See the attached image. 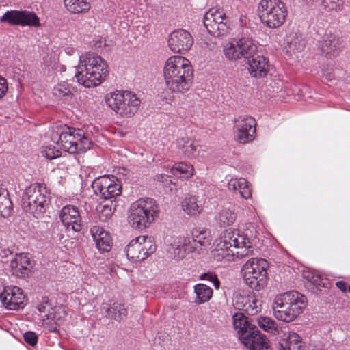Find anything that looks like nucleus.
<instances>
[{
    "instance_id": "2",
    "label": "nucleus",
    "mask_w": 350,
    "mask_h": 350,
    "mask_svg": "<svg viewBox=\"0 0 350 350\" xmlns=\"http://www.w3.org/2000/svg\"><path fill=\"white\" fill-rule=\"evenodd\" d=\"M108 75L107 62L94 53H88L80 57L75 77L79 83L85 88H92L100 85Z\"/></svg>"
},
{
    "instance_id": "55",
    "label": "nucleus",
    "mask_w": 350,
    "mask_h": 350,
    "mask_svg": "<svg viewBox=\"0 0 350 350\" xmlns=\"http://www.w3.org/2000/svg\"><path fill=\"white\" fill-rule=\"evenodd\" d=\"M168 176L165 174H157L154 177V180L158 182H166L167 181Z\"/></svg>"
},
{
    "instance_id": "23",
    "label": "nucleus",
    "mask_w": 350,
    "mask_h": 350,
    "mask_svg": "<svg viewBox=\"0 0 350 350\" xmlns=\"http://www.w3.org/2000/svg\"><path fill=\"white\" fill-rule=\"evenodd\" d=\"M243 65H247V70L254 77H263L268 72V61L258 53Z\"/></svg>"
},
{
    "instance_id": "1",
    "label": "nucleus",
    "mask_w": 350,
    "mask_h": 350,
    "mask_svg": "<svg viewBox=\"0 0 350 350\" xmlns=\"http://www.w3.org/2000/svg\"><path fill=\"white\" fill-rule=\"evenodd\" d=\"M163 77L167 89L172 92L183 94L193 83V71L187 59L173 56L165 62Z\"/></svg>"
},
{
    "instance_id": "59",
    "label": "nucleus",
    "mask_w": 350,
    "mask_h": 350,
    "mask_svg": "<svg viewBox=\"0 0 350 350\" xmlns=\"http://www.w3.org/2000/svg\"><path fill=\"white\" fill-rule=\"evenodd\" d=\"M51 314H57V316H56V319H58L60 317V319L63 321V320L62 319V317H61V312H58V311H55V312H51Z\"/></svg>"
},
{
    "instance_id": "20",
    "label": "nucleus",
    "mask_w": 350,
    "mask_h": 350,
    "mask_svg": "<svg viewBox=\"0 0 350 350\" xmlns=\"http://www.w3.org/2000/svg\"><path fill=\"white\" fill-rule=\"evenodd\" d=\"M1 263L3 269L9 270L12 275L18 278H25L29 275V268L20 264L13 252L9 250H1Z\"/></svg>"
},
{
    "instance_id": "30",
    "label": "nucleus",
    "mask_w": 350,
    "mask_h": 350,
    "mask_svg": "<svg viewBox=\"0 0 350 350\" xmlns=\"http://www.w3.org/2000/svg\"><path fill=\"white\" fill-rule=\"evenodd\" d=\"M247 350H267L269 347V340L267 336L259 332L256 337L244 345Z\"/></svg>"
},
{
    "instance_id": "54",
    "label": "nucleus",
    "mask_w": 350,
    "mask_h": 350,
    "mask_svg": "<svg viewBox=\"0 0 350 350\" xmlns=\"http://www.w3.org/2000/svg\"><path fill=\"white\" fill-rule=\"evenodd\" d=\"M8 90V86L5 78L1 77V98L5 95Z\"/></svg>"
},
{
    "instance_id": "51",
    "label": "nucleus",
    "mask_w": 350,
    "mask_h": 350,
    "mask_svg": "<svg viewBox=\"0 0 350 350\" xmlns=\"http://www.w3.org/2000/svg\"><path fill=\"white\" fill-rule=\"evenodd\" d=\"M339 0H322V3L325 9L331 10L336 8V3Z\"/></svg>"
},
{
    "instance_id": "48",
    "label": "nucleus",
    "mask_w": 350,
    "mask_h": 350,
    "mask_svg": "<svg viewBox=\"0 0 350 350\" xmlns=\"http://www.w3.org/2000/svg\"><path fill=\"white\" fill-rule=\"evenodd\" d=\"M200 279L203 280H209V281L212 282L213 283L214 286L217 289L219 288V287L220 286V282L219 281L217 275L215 274H213L212 273H210V272L204 273L200 276Z\"/></svg>"
},
{
    "instance_id": "33",
    "label": "nucleus",
    "mask_w": 350,
    "mask_h": 350,
    "mask_svg": "<svg viewBox=\"0 0 350 350\" xmlns=\"http://www.w3.org/2000/svg\"><path fill=\"white\" fill-rule=\"evenodd\" d=\"M113 203V201L110 200L109 203L101 202L97 206L96 211L100 221L106 222L111 218L116 206V204H113V208L112 207Z\"/></svg>"
},
{
    "instance_id": "14",
    "label": "nucleus",
    "mask_w": 350,
    "mask_h": 350,
    "mask_svg": "<svg viewBox=\"0 0 350 350\" xmlns=\"http://www.w3.org/2000/svg\"><path fill=\"white\" fill-rule=\"evenodd\" d=\"M92 187L96 195L100 196L101 198L107 200L115 199L122 192L121 186L113 183L107 176H101L96 178L92 183Z\"/></svg>"
},
{
    "instance_id": "8",
    "label": "nucleus",
    "mask_w": 350,
    "mask_h": 350,
    "mask_svg": "<svg viewBox=\"0 0 350 350\" xmlns=\"http://www.w3.org/2000/svg\"><path fill=\"white\" fill-rule=\"evenodd\" d=\"M105 103L117 113L131 116L138 110L141 101L131 92L116 91L106 95Z\"/></svg>"
},
{
    "instance_id": "15",
    "label": "nucleus",
    "mask_w": 350,
    "mask_h": 350,
    "mask_svg": "<svg viewBox=\"0 0 350 350\" xmlns=\"http://www.w3.org/2000/svg\"><path fill=\"white\" fill-rule=\"evenodd\" d=\"M256 120L250 116H239L234 120V129L239 142L247 143L254 139Z\"/></svg>"
},
{
    "instance_id": "58",
    "label": "nucleus",
    "mask_w": 350,
    "mask_h": 350,
    "mask_svg": "<svg viewBox=\"0 0 350 350\" xmlns=\"http://www.w3.org/2000/svg\"><path fill=\"white\" fill-rule=\"evenodd\" d=\"M312 282L314 284H315L317 286H323V287L325 286V283L322 282V280H321V277L319 275L313 277Z\"/></svg>"
},
{
    "instance_id": "26",
    "label": "nucleus",
    "mask_w": 350,
    "mask_h": 350,
    "mask_svg": "<svg viewBox=\"0 0 350 350\" xmlns=\"http://www.w3.org/2000/svg\"><path fill=\"white\" fill-rule=\"evenodd\" d=\"M128 222L134 229L137 230H143L150 226L143 215L140 213L139 209L135 202L132 204L130 208Z\"/></svg>"
},
{
    "instance_id": "56",
    "label": "nucleus",
    "mask_w": 350,
    "mask_h": 350,
    "mask_svg": "<svg viewBox=\"0 0 350 350\" xmlns=\"http://www.w3.org/2000/svg\"><path fill=\"white\" fill-rule=\"evenodd\" d=\"M336 286L342 292H346L348 289L347 284L343 281H338L336 283Z\"/></svg>"
},
{
    "instance_id": "39",
    "label": "nucleus",
    "mask_w": 350,
    "mask_h": 350,
    "mask_svg": "<svg viewBox=\"0 0 350 350\" xmlns=\"http://www.w3.org/2000/svg\"><path fill=\"white\" fill-rule=\"evenodd\" d=\"M57 314H46V319L48 320H51L53 323L51 321L43 323V325L44 329H47L49 332L52 333L59 334L58 326L62 323V321L60 319V317L57 319L56 316Z\"/></svg>"
},
{
    "instance_id": "63",
    "label": "nucleus",
    "mask_w": 350,
    "mask_h": 350,
    "mask_svg": "<svg viewBox=\"0 0 350 350\" xmlns=\"http://www.w3.org/2000/svg\"><path fill=\"white\" fill-rule=\"evenodd\" d=\"M63 238V235H61L59 239H62Z\"/></svg>"
},
{
    "instance_id": "22",
    "label": "nucleus",
    "mask_w": 350,
    "mask_h": 350,
    "mask_svg": "<svg viewBox=\"0 0 350 350\" xmlns=\"http://www.w3.org/2000/svg\"><path fill=\"white\" fill-rule=\"evenodd\" d=\"M59 218L64 226L68 228L71 226L73 230L79 232L81 230V217L78 209L72 205H66L59 213Z\"/></svg>"
},
{
    "instance_id": "47",
    "label": "nucleus",
    "mask_w": 350,
    "mask_h": 350,
    "mask_svg": "<svg viewBox=\"0 0 350 350\" xmlns=\"http://www.w3.org/2000/svg\"><path fill=\"white\" fill-rule=\"evenodd\" d=\"M23 339L28 345L33 347L38 342V335L33 332H26L23 334Z\"/></svg>"
},
{
    "instance_id": "44",
    "label": "nucleus",
    "mask_w": 350,
    "mask_h": 350,
    "mask_svg": "<svg viewBox=\"0 0 350 350\" xmlns=\"http://www.w3.org/2000/svg\"><path fill=\"white\" fill-rule=\"evenodd\" d=\"M251 296H243L241 295H236L234 299V306L235 308L245 312L247 302L250 301Z\"/></svg>"
},
{
    "instance_id": "49",
    "label": "nucleus",
    "mask_w": 350,
    "mask_h": 350,
    "mask_svg": "<svg viewBox=\"0 0 350 350\" xmlns=\"http://www.w3.org/2000/svg\"><path fill=\"white\" fill-rule=\"evenodd\" d=\"M16 257H15V258H17V260L19 261L20 264H21L22 265H24L26 267H28L29 273H30L31 269L33 268V265H32L33 262L31 260V259L29 258H28L27 256H23V255H20V256L16 255Z\"/></svg>"
},
{
    "instance_id": "53",
    "label": "nucleus",
    "mask_w": 350,
    "mask_h": 350,
    "mask_svg": "<svg viewBox=\"0 0 350 350\" xmlns=\"http://www.w3.org/2000/svg\"><path fill=\"white\" fill-rule=\"evenodd\" d=\"M239 184L237 179H231L228 183V189L232 191H237Z\"/></svg>"
},
{
    "instance_id": "11",
    "label": "nucleus",
    "mask_w": 350,
    "mask_h": 350,
    "mask_svg": "<svg viewBox=\"0 0 350 350\" xmlns=\"http://www.w3.org/2000/svg\"><path fill=\"white\" fill-rule=\"evenodd\" d=\"M203 23L208 32L215 36H226L230 28V21L219 10L211 9L204 16Z\"/></svg>"
},
{
    "instance_id": "13",
    "label": "nucleus",
    "mask_w": 350,
    "mask_h": 350,
    "mask_svg": "<svg viewBox=\"0 0 350 350\" xmlns=\"http://www.w3.org/2000/svg\"><path fill=\"white\" fill-rule=\"evenodd\" d=\"M55 132L52 135L54 140L57 137V144H60L61 148L70 154L77 153V134L78 129L70 127L66 124L57 126Z\"/></svg>"
},
{
    "instance_id": "6",
    "label": "nucleus",
    "mask_w": 350,
    "mask_h": 350,
    "mask_svg": "<svg viewBox=\"0 0 350 350\" xmlns=\"http://www.w3.org/2000/svg\"><path fill=\"white\" fill-rule=\"evenodd\" d=\"M258 12L261 22L272 29L282 26L287 15L285 4L281 0H261Z\"/></svg>"
},
{
    "instance_id": "17",
    "label": "nucleus",
    "mask_w": 350,
    "mask_h": 350,
    "mask_svg": "<svg viewBox=\"0 0 350 350\" xmlns=\"http://www.w3.org/2000/svg\"><path fill=\"white\" fill-rule=\"evenodd\" d=\"M1 22H8L11 25H20L38 27L40 26L38 16L29 11H7L1 16Z\"/></svg>"
},
{
    "instance_id": "32",
    "label": "nucleus",
    "mask_w": 350,
    "mask_h": 350,
    "mask_svg": "<svg viewBox=\"0 0 350 350\" xmlns=\"http://www.w3.org/2000/svg\"><path fill=\"white\" fill-rule=\"evenodd\" d=\"M64 3L66 9L73 14L85 12L90 8L86 0H64Z\"/></svg>"
},
{
    "instance_id": "52",
    "label": "nucleus",
    "mask_w": 350,
    "mask_h": 350,
    "mask_svg": "<svg viewBox=\"0 0 350 350\" xmlns=\"http://www.w3.org/2000/svg\"><path fill=\"white\" fill-rule=\"evenodd\" d=\"M249 183H246L245 187L240 191V195L245 199H248L251 197V189L249 187Z\"/></svg>"
},
{
    "instance_id": "18",
    "label": "nucleus",
    "mask_w": 350,
    "mask_h": 350,
    "mask_svg": "<svg viewBox=\"0 0 350 350\" xmlns=\"http://www.w3.org/2000/svg\"><path fill=\"white\" fill-rule=\"evenodd\" d=\"M193 44L191 33L185 29H178L173 31L168 38V46L174 53H185Z\"/></svg>"
},
{
    "instance_id": "28",
    "label": "nucleus",
    "mask_w": 350,
    "mask_h": 350,
    "mask_svg": "<svg viewBox=\"0 0 350 350\" xmlns=\"http://www.w3.org/2000/svg\"><path fill=\"white\" fill-rule=\"evenodd\" d=\"M178 152L187 158H194L198 154V146L191 139H180L176 142Z\"/></svg>"
},
{
    "instance_id": "21",
    "label": "nucleus",
    "mask_w": 350,
    "mask_h": 350,
    "mask_svg": "<svg viewBox=\"0 0 350 350\" xmlns=\"http://www.w3.org/2000/svg\"><path fill=\"white\" fill-rule=\"evenodd\" d=\"M147 224L150 226L159 216V206L153 198H140L135 202Z\"/></svg>"
},
{
    "instance_id": "19",
    "label": "nucleus",
    "mask_w": 350,
    "mask_h": 350,
    "mask_svg": "<svg viewBox=\"0 0 350 350\" xmlns=\"http://www.w3.org/2000/svg\"><path fill=\"white\" fill-rule=\"evenodd\" d=\"M318 46L321 55L327 59L338 56L342 48L340 39L332 33H326L319 41Z\"/></svg>"
},
{
    "instance_id": "16",
    "label": "nucleus",
    "mask_w": 350,
    "mask_h": 350,
    "mask_svg": "<svg viewBox=\"0 0 350 350\" xmlns=\"http://www.w3.org/2000/svg\"><path fill=\"white\" fill-rule=\"evenodd\" d=\"M26 297L23 290L16 286L3 287L1 292V304L7 310H18L26 305Z\"/></svg>"
},
{
    "instance_id": "40",
    "label": "nucleus",
    "mask_w": 350,
    "mask_h": 350,
    "mask_svg": "<svg viewBox=\"0 0 350 350\" xmlns=\"http://www.w3.org/2000/svg\"><path fill=\"white\" fill-rule=\"evenodd\" d=\"M172 170L174 174L178 172L180 174L183 175L185 178H188L193 175V168L191 165L180 162L175 164L172 167Z\"/></svg>"
},
{
    "instance_id": "24",
    "label": "nucleus",
    "mask_w": 350,
    "mask_h": 350,
    "mask_svg": "<svg viewBox=\"0 0 350 350\" xmlns=\"http://www.w3.org/2000/svg\"><path fill=\"white\" fill-rule=\"evenodd\" d=\"M90 232L99 251L105 252L111 250V238L107 231L100 226H93Z\"/></svg>"
},
{
    "instance_id": "25",
    "label": "nucleus",
    "mask_w": 350,
    "mask_h": 350,
    "mask_svg": "<svg viewBox=\"0 0 350 350\" xmlns=\"http://www.w3.org/2000/svg\"><path fill=\"white\" fill-rule=\"evenodd\" d=\"M101 312L105 316L110 319L120 322L127 317L128 311L124 304L114 302L109 306L107 304H103Z\"/></svg>"
},
{
    "instance_id": "62",
    "label": "nucleus",
    "mask_w": 350,
    "mask_h": 350,
    "mask_svg": "<svg viewBox=\"0 0 350 350\" xmlns=\"http://www.w3.org/2000/svg\"><path fill=\"white\" fill-rule=\"evenodd\" d=\"M1 5H5L4 4H3V1H1Z\"/></svg>"
},
{
    "instance_id": "34",
    "label": "nucleus",
    "mask_w": 350,
    "mask_h": 350,
    "mask_svg": "<svg viewBox=\"0 0 350 350\" xmlns=\"http://www.w3.org/2000/svg\"><path fill=\"white\" fill-rule=\"evenodd\" d=\"M78 134H77V152H85L90 150L92 145V140L89 138L85 133L82 129H78Z\"/></svg>"
},
{
    "instance_id": "36",
    "label": "nucleus",
    "mask_w": 350,
    "mask_h": 350,
    "mask_svg": "<svg viewBox=\"0 0 350 350\" xmlns=\"http://www.w3.org/2000/svg\"><path fill=\"white\" fill-rule=\"evenodd\" d=\"M291 39L287 40L288 50L294 53H299L305 48V42L301 36L294 33L291 35Z\"/></svg>"
},
{
    "instance_id": "12",
    "label": "nucleus",
    "mask_w": 350,
    "mask_h": 350,
    "mask_svg": "<svg viewBox=\"0 0 350 350\" xmlns=\"http://www.w3.org/2000/svg\"><path fill=\"white\" fill-rule=\"evenodd\" d=\"M233 325L237 331L239 338L241 344L245 345L256 337L259 333L257 327L253 324L242 312H237L232 316Z\"/></svg>"
},
{
    "instance_id": "50",
    "label": "nucleus",
    "mask_w": 350,
    "mask_h": 350,
    "mask_svg": "<svg viewBox=\"0 0 350 350\" xmlns=\"http://www.w3.org/2000/svg\"><path fill=\"white\" fill-rule=\"evenodd\" d=\"M181 241H178V244L174 243V245H172V247L174 250V254L175 256H181L182 250L183 249L184 245L186 244V241L185 240L184 243H183V245H181Z\"/></svg>"
},
{
    "instance_id": "57",
    "label": "nucleus",
    "mask_w": 350,
    "mask_h": 350,
    "mask_svg": "<svg viewBox=\"0 0 350 350\" xmlns=\"http://www.w3.org/2000/svg\"><path fill=\"white\" fill-rule=\"evenodd\" d=\"M239 182V186L237 187V191H239V193L244 189V187L246 185V183H248V182L245 178H239L237 179Z\"/></svg>"
},
{
    "instance_id": "5",
    "label": "nucleus",
    "mask_w": 350,
    "mask_h": 350,
    "mask_svg": "<svg viewBox=\"0 0 350 350\" xmlns=\"http://www.w3.org/2000/svg\"><path fill=\"white\" fill-rule=\"evenodd\" d=\"M268 262L263 258H250L242 267L241 273L245 284L252 289L260 291L267 284Z\"/></svg>"
},
{
    "instance_id": "41",
    "label": "nucleus",
    "mask_w": 350,
    "mask_h": 350,
    "mask_svg": "<svg viewBox=\"0 0 350 350\" xmlns=\"http://www.w3.org/2000/svg\"><path fill=\"white\" fill-rule=\"evenodd\" d=\"M193 240L200 245H205L210 241V232L206 230H197L193 231Z\"/></svg>"
},
{
    "instance_id": "38",
    "label": "nucleus",
    "mask_w": 350,
    "mask_h": 350,
    "mask_svg": "<svg viewBox=\"0 0 350 350\" xmlns=\"http://www.w3.org/2000/svg\"><path fill=\"white\" fill-rule=\"evenodd\" d=\"M1 206H4L1 211V217H5L10 215L13 210V204L10 200L8 191L1 188Z\"/></svg>"
},
{
    "instance_id": "46",
    "label": "nucleus",
    "mask_w": 350,
    "mask_h": 350,
    "mask_svg": "<svg viewBox=\"0 0 350 350\" xmlns=\"http://www.w3.org/2000/svg\"><path fill=\"white\" fill-rule=\"evenodd\" d=\"M42 154L43 157L50 160L56 159L61 155L60 151L56 150L55 147L53 146H48L45 150L42 151Z\"/></svg>"
},
{
    "instance_id": "10",
    "label": "nucleus",
    "mask_w": 350,
    "mask_h": 350,
    "mask_svg": "<svg viewBox=\"0 0 350 350\" xmlns=\"http://www.w3.org/2000/svg\"><path fill=\"white\" fill-rule=\"evenodd\" d=\"M156 249L157 245L150 237L139 236L127 245L125 252L130 261L138 262L146 259Z\"/></svg>"
},
{
    "instance_id": "43",
    "label": "nucleus",
    "mask_w": 350,
    "mask_h": 350,
    "mask_svg": "<svg viewBox=\"0 0 350 350\" xmlns=\"http://www.w3.org/2000/svg\"><path fill=\"white\" fill-rule=\"evenodd\" d=\"M260 306L259 301L253 297H251L250 301L247 302L245 312L248 315H254L260 310Z\"/></svg>"
},
{
    "instance_id": "9",
    "label": "nucleus",
    "mask_w": 350,
    "mask_h": 350,
    "mask_svg": "<svg viewBox=\"0 0 350 350\" xmlns=\"http://www.w3.org/2000/svg\"><path fill=\"white\" fill-rule=\"evenodd\" d=\"M225 56L230 60H241L244 64L257 53V46L252 38L242 37L231 42L224 49Z\"/></svg>"
},
{
    "instance_id": "7",
    "label": "nucleus",
    "mask_w": 350,
    "mask_h": 350,
    "mask_svg": "<svg viewBox=\"0 0 350 350\" xmlns=\"http://www.w3.org/2000/svg\"><path fill=\"white\" fill-rule=\"evenodd\" d=\"M46 188L41 184L31 185L26 188L22 196V208L38 217L46 211L50 196L43 193Z\"/></svg>"
},
{
    "instance_id": "45",
    "label": "nucleus",
    "mask_w": 350,
    "mask_h": 350,
    "mask_svg": "<svg viewBox=\"0 0 350 350\" xmlns=\"http://www.w3.org/2000/svg\"><path fill=\"white\" fill-rule=\"evenodd\" d=\"M37 309L41 313H51L53 310L51 304L49 303V299L47 297H42L40 303L37 306Z\"/></svg>"
},
{
    "instance_id": "35",
    "label": "nucleus",
    "mask_w": 350,
    "mask_h": 350,
    "mask_svg": "<svg viewBox=\"0 0 350 350\" xmlns=\"http://www.w3.org/2000/svg\"><path fill=\"white\" fill-rule=\"evenodd\" d=\"M235 220L236 215L228 209L222 210L217 217V223L223 228L232 225Z\"/></svg>"
},
{
    "instance_id": "61",
    "label": "nucleus",
    "mask_w": 350,
    "mask_h": 350,
    "mask_svg": "<svg viewBox=\"0 0 350 350\" xmlns=\"http://www.w3.org/2000/svg\"><path fill=\"white\" fill-rule=\"evenodd\" d=\"M348 291H349V292L350 293V285H349V287H348Z\"/></svg>"
},
{
    "instance_id": "27",
    "label": "nucleus",
    "mask_w": 350,
    "mask_h": 350,
    "mask_svg": "<svg viewBox=\"0 0 350 350\" xmlns=\"http://www.w3.org/2000/svg\"><path fill=\"white\" fill-rule=\"evenodd\" d=\"M301 338L296 333L284 334L278 342L279 350H301Z\"/></svg>"
},
{
    "instance_id": "29",
    "label": "nucleus",
    "mask_w": 350,
    "mask_h": 350,
    "mask_svg": "<svg viewBox=\"0 0 350 350\" xmlns=\"http://www.w3.org/2000/svg\"><path fill=\"white\" fill-rule=\"evenodd\" d=\"M194 292L196 295L194 303L201 304L208 301L213 295V290L204 284H198L194 286Z\"/></svg>"
},
{
    "instance_id": "4",
    "label": "nucleus",
    "mask_w": 350,
    "mask_h": 350,
    "mask_svg": "<svg viewBox=\"0 0 350 350\" xmlns=\"http://www.w3.org/2000/svg\"><path fill=\"white\" fill-rule=\"evenodd\" d=\"M307 299L297 291L284 293L275 298L273 310L275 317L284 322L294 321L306 308Z\"/></svg>"
},
{
    "instance_id": "37",
    "label": "nucleus",
    "mask_w": 350,
    "mask_h": 350,
    "mask_svg": "<svg viewBox=\"0 0 350 350\" xmlns=\"http://www.w3.org/2000/svg\"><path fill=\"white\" fill-rule=\"evenodd\" d=\"M74 88L66 82H62L54 87L53 94L58 98H68L73 95Z\"/></svg>"
},
{
    "instance_id": "31",
    "label": "nucleus",
    "mask_w": 350,
    "mask_h": 350,
    "mask_svg": "<svg viewBox=\"0 0 350 350\" xmlns=\"http://www.w3.org/2000/svg\"><path fill=\"white\" fill-rule=\"evenodd\" d=\"M183 211L188 215L196 216L200 213L202 208L198 205L197 198L195 196L185 197L182 202Z\"/></svg>"
},
{
    "instance_id": "60",
    "label": "nucleus",
    "mask_w": 350,
    "mask_h": 350,
    "mask_svg": "<svg viewBox=\"0 0 350 350\" xmlns=\"http://www.w3.org/2000/svg\"><path fill=\"white\" fill-rule=\"evenodd\" d=\"M59 227V224H55V226L53 227V232H55V228H57V230H58Z\"/></svg>"
},
{
    "instance_id": "42",
    "label": "nucleus",
    "mask_w": 350,
    "mask_h": 350,
    "mask_svg": "<svg viewBox=\"0 0 350 350\" xmlns=\"http://www.w3.org/2000/svg\"><path fill=\"white\" fill-rule=\"evenodd\" d=\"M260 328L266 332H272L276 329V323L269 317H260L256 319Z\"/></svg>"
},
{
    "instance_id": "3",
    "label": "nucleus",
    "mask_w": 350,
    "mask_h": 350,
    "mask_svg": "<svg viewBox=\"0 0 350 350\" xmlns=\"http://www.w3.org/2000/svg\"><path fill=\"white\" fill-rule=\"evenodd\" d=\"M252 243L245 235L240 234L238 230H225L219 242L217 243L215 251L217 252V260L226 259L231 260L236 256L242 258L252 252Z\"/></svg>"
}]
</instances>
